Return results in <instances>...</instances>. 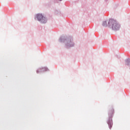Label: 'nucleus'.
<instances>
[{"label": "nucleus", "mask_w": 130, "mask_h": 130, "mask_svg": "<svg viewBox=\"0 0 130 130\" xmlns=\"http://www.w3.org/2000/svg\"><path fill=\"white\" fill-rule=\"evenodd\" d=\"M36 17H43V15L42 14H37L36 15Z\"/></svg>", "instance_id": "nucleus-7"}, {"label": "nucleus", "mask_w": 130, "mask_h": 130, "mask_svg": "<svg viewBox=\"0 0 130 130\" xmlns=\"http://www.w3.org/2000/svg\"><path fill=\"white\" fill-rule=\"evenodd\" d=\"M108 124L110 126V128H111V127H112V122H108Z\"/></svg>", "instance_id": "nucleus-6"}, {"label": "nucleus", "mask_w": 130, "mask_h": 130, "mask_svg": "<svg viewBox=\"0 0 130 130\" xmlns=\"http://www.w3.org/2000/svg\"><path fill=\"white\" fill-rule=\"evenodd\" d=\"M102 25L104 27H107V26H108V21H103V23H102Z\"/></svg>", "instance_id": "nucleus-3"}, {"label": "nucleus", "mask_w": 130, "mask_h": 130, "mask_svg": "<svg viewBox=\"0 0 130 130\" xmlns=\"http://www.w3.org/2000/svg\"><path fill=\"white\" fill-rule=\"evenodd\" d=\"M43 19V17H37L36 20H38V21H41Z\"/></svg>", "instance_id": "nucleus-5"}, {"label": "nucleus", "mask_w": 130, "mask_h": 130, "mask_svg": "<svg viewBox=\"0 0 130 130\" xmlns=\"http://www.w3.org/2000/svg\"><path fill=\"white\" fill-rule=\"evenodd\" d=\"M113 113H114V110H113V109H111L109 110V114L110 115L113 114Z\"/></svg>", "instance_id": "nucleus-4"}, {"label": "nucleus", "mask_w": 130, "mask_h": 130, "mask_svg": "<svg viewBox=\"0 0 130 130\" xmlns=\"http://www.w3.org/2000/svg\"><path fill=\"white\" fill-rule=\"evenodd\" d=\"M60 42H63L64 43H66L67 46H68L69 47H72V46H74V44H73V43L71 42V41L69 40L68 39H63L62 38H60L59 39Z\"/></svg>", "instance_id": "nucleus-2"}, {"label": "nucleus", "mask_w": 130, "mask_h": 130, "mask_svg": "<svg viewBox=\"0 0 130 130\" xmlns=\"http://www.w3.org/2000/svg\"><path fill=\"white\" fill-rule=\"evenodd\" d=\"M108 26L110 28H112L113 30H118L120 28V25H119L117 20L112 18L108 21Z\"/></svg>", "instance_id": "nucleus-1"}, {"label": "nucleus", "mask_w": 130, "mask_h": 130, "mask_svg": "<svg viewBox=\"0 0 130 130\" xmlns=\"http://www.w3.org/2000/svg\"><path fill=\"white\" fill-rule=\"evenodd\" d=\"M59 1H62V0H59Z\"/></svg>", "instance_id": "nucleus-8"}]
</instances>
